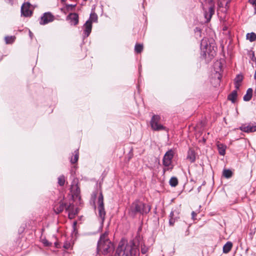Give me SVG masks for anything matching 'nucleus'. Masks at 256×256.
<instances>
[{
	"mask_svg": "<svg viewBox=\"0 0 256 256\" xmlns=\"http://www.w3.org/2000/svg\"><path fill=\"white\" fill-rule=\"evenodd\" d=\"M150 210L151 206L150 205L136 200L131 204L128 210V214L130 216L134 218L138 214H146Z\"/></svg>",
	"mask_w": 256,
	"mask_h": 256,
	"instance_id": "nucleus-1",
	"label": "nucleus"
},
{
	"mask_svg": "<svg viewBox=\"0 0 256 256\" xmlns=\"http://www.w3.org/2000/svg\"><path fill=\"white\" fill-rule=\"evenodd\" d=\"M108 234L104 232L102 234L97 244L98 252H101L104 254H106L114 250L113 244L108 238Z\"/></svg>",
	"mask_w": 256,
	"mask_h": 256,
	"instance_id": "nucleus-2",
	"label": "nucleus"
},
{
	"mask_svg": "<svg viewBox=\"0 0 256 256\" xmlns=\"http://www.w3.org/2000/svg\"><path fill=\"white\" fill-rule=\"evenodd\" d=\"M174 152L172 149L167 151L164 154L162 159V164L164 166L163 174L166 171L172 170L173 168L172 160L174 158Z\"/></svg>",
	"mask_w": 256,
	"mask_h": 256,
	"instance_id": "nucleus-3",
	"label": "nucleus"
},
{
	"mask_svg": "<svg viewBox=\"0 0 256 256\" xmlns=\"http://www.w3.org/2000/svg\"><path fill=\"white\" fill-rule=\"evenodd\" d=\"M97 203L98 218L100 220L101 226H102L105 220L106 212L104 207V196L102 192L100 193Z\"/></svg>",
	"mask_w": 256,
	"mask_h": 256,
	"instance_id": "nucleus-4",
	"label": "nucleus"
},
{
	"mask_svg": "<svg viewBox=\"0 0 256 256\" xmlns=\"http://www.w3.org/2000/svg\"><path fill=\"white\" fill-rule=\"evenodd\" d=\"M161 117L158 114H154L151 118L150 125L152 129L154 131L168 130L160 122Z\"/></svg>",
	"mask_w": 256,
	"mask_h": 256,
	"instance_id": "nucleus-5",
	"label": "nucleus"
},
{
	"mask_svg": "<svg viewBox=\"0 0 256 256\" xmlns=\"http://www.w3.org/2000/svg\"><path fill=\"white\" fill-rule=\"evenodd\" d=\"M125 250H126V256H138L140 254L139 250L134 244H127L126 245Z\"/></svg>",
	"mask_w": 256,
	"mask_h": 256,
	"instance_id": "nucleus-6",
	"label": "nucleus"
},
{
	"mask_svg": "<svg viewBox=\"0 0 256 256\" xmlns=\"http://www.w3.org/2000/svg\"><path fill=\"white\" fill-rule=\"evenodd\" d=\"M54 20V16L50 12H45L40 17V24L44 25Z\"/></svg>",
	"mask_w": 256,
	"mask_h": 256,
	"instance_id": "nucleus-7",
	"label": "nucleus"
},
{
	"mask_svg": "<svg viewBox=\"0 0 256 256\" xmlns=\"http://www.w3.org/2000/svg\"><path fill=\"white\" fill-rule=\"evenodd\" d=\"M67 206L66 204L61 200L54 204L53 210L56 214H58L62 212L64 208L66 210Z\"/></svg>",
	"mask_w": 256,
	"mask_h": 256,
	"instance_id": "nucleus-8",
	"label": "nucleus"
},
{
	"mask_svg": "<svg viewBox=\"0 0 256 256\" xmlns=\"http://www.w3.org/2000/svg\"><path fill=\"white\" fill-rule=\"evenodd\" d=\"M70 192L72 194V196H75L78 198L80 196V188L78 185V180H74L72 182L70 187Z\"/></svg>",
	"mask_w": 256,
	"mask_h": 256,
	"instance_id": "nucleus-9",
	"label": "nucleus"
},
{
	"mask_svg": "<svg viewBox=\"0 0 256 256\" xmlns=\"http://www.w3.org/2000/svg\"><path fill=\"white\" fill-rule=\"evenodd\" d=\"M66 211L68 212V216L70 219H73L75 216L78 214V210L77 208H74V205L72 204H70L66 208Z\"/></svg>",
	"mask_w": 256,
	"mask_h": 256,
	"instance_id": "nucleus-10",
	"label": "nucleus"
},
{
	"mask_svg": "<svg viewBox=\"0 0 256 256\" xmlns=\"http://www.w3.org/2000/svg\"><path fill=\"white\" fill-rule=\"evenodd\" d=\"M208 46V39L204 38L202 39L200 43L201 56L206 59V56L207 47Z\"/></svg>",
	"mask_w": 256,
	"mask_h": 256,
	"instance_id": "nucleus-11",
	"label": "nucleus"
},
{
	"mask_svg": "<svg viewBox=\"0 0 256 256\" xmlns=\"http://www.w3.org/2000/svg\"><path fill=\"white\" fill-rule=\"evenodd\" d=\"M217 47L216 46L214 38L209 39V58L210 56L214 57L216 54Z\"/></svg>",
	"mask_w": 256,
	"mask_h": 256,
	"instance_id": "nucleus-12",
	"label": "nucleus"
},
{
	"mask_svg": "<svg viewBox=\"0 0 256 256\" xmlns=\"http://www.w3.org/2000/svg\"><path fill=\"white\" fill-rule=\"evenodd\" d=\"M66 20L70 21L71 25L76 26L78 23V15L76 13H70L66 17Z\"/></svg>",
	"mask_w": 256,
	"mask_h": 256,
	"instance_id": "nucleus-13",
	"label": "nucleus"
},
{
	"mask_svg": "<svg viewBox=\"0 0 256 256\" xmlns=\"http://www.w3.org/2000/svg\"><path fill=\"white\" fill-rule=\"evenodd\" d=\"M30 4L28 2L24 4L21 7L22 15L25 17L30 16L32 14V11L30 10Z\"/></svg>",
	"mask_w": 256,
	"mask_h": 256,
	"instance_id": "nucleus-14",
	"label": "nucleus"
},
{
	"mask_svg": "<svg viewBox=\"0 0 256 256\" xmlns=\"http://www.w3.org/2000/svg\"><path fill=\"white\" fill-rule=\"evenodd\" d=\"M126 246L123 242H120L118 246L116 248L114 256H126V250H125Z\"/></svg>",
	"mask_w": 256,
	"mask_h": 256,
	"instance_id": "nucleus-15",
	"label": "nucleus"
},
{
	"mask_svg": "<svg viewBox=\"0 0 256 256\" xmlns=\"http://www.w3.org/2000/svg\"><path fill=\"white\" fill-rule=\"evenodd\" d=\"M240 129L246 132H252L256 131V124H243L240 128Z\"/></svg>",
	"mask_w": 256,
	"mask_h": 256,
	"instance_id": "nucleus-16",
	"label": "nucleus"
},
{
	"mask_svg": "<svg viewBox=\"0 0 256 256\" xmlns=\"http://www.w3.org/2000/svg\"><path fill=\"white\" fill-rule=\"evenodd\" d=\"M84 32L83 34L84 38H87L90 34L92 29V24H90V22L86 21V23L84 24L83 26Z\"/></svg>",
	"mask_w": 256,
	"mask_h": 256,
	"instance_id": "nucleus-17",
	"label": "nucleus"
},
{
	"mask_svg": "<svg viewBox=\"0 0 256 256\" xmlns=\"http://www.w3.org/2000/svg\"><path fill=\"white\" fill-rule=\"evenodd\" d=\"M179 218L178 212L176 210H174L171 212L170 214L169 224L170 226H174V224Z\"/></svg>",
	"mask_w": 256,
	"mask_h": 256,
	"instance_id": "nucleus-18",
	"label": "nucleus"
},
{
	"mask_svg": "<svg viewBox=\"0 0 256 256\" xmlns=\"http://www.w3.org/2000/svg\"><path fill=\"white\" fill-rule=\"evenodd\" d=\"M220 8H222V12H226L228 8V4L230 0H218ZM218 10H220V9Z\"/></svg>",
	"mask_w": 256,
	"mask_h": 256,
	"instance_id": "nucleus-19",
	"label": "nucleus"
},
{
	"mask_svg": "<svg viewBox=\"0 0 256 256\" xmlns=\"http://www.w3.org/2000/svg\"><path fill=\"white\" fill-rule=\"evenodd\" d=\"M214 69L216 70V74L217 75V78L216 80V86L217 85L220 84V74L219 73V70H221L222 68H221V64L220 62H216L215 63Z\"/></svg>",
	"mask_w": 256,
	"mask_h": 256,
	"instance_id": "nucleus-20",
	"label": "nucleus"
},
{
	"mask_svg": "<svg viewBox=\"0 0 256 256\" xmlns=\"http://www.w3.org/2000/svg\"><path fill=\"white\" fill-rule=\"evenodd\" d=\"M243 76L242 75H238L234 79V86L236 90H238L242 81Z\"/></svg>",
	"mask_w": 256,
	"mask_h": 256,
	"instance_id": "nucleus-21",
	"label": "nucleus"
},
{
	"mask_svg": "<svg viewBox=\"0 0 256 256\" xmlns=\"http://www.w3.org/2000/svg\"><path fill=\"white\" fill-rule=\"evenodd\" d=\"M217 147L219 154L220 155L224 156L226 153V146L222 144L218 143L217 144Z\"/></svg>",
	"mask_w": 256,
	"mask_h": 256,
	"instance_id": "nucleus-22",
	"label": "nucleus"
},
{
	"mask_svg": "<svg viewBox=\"0 0 256 256\" xmlns=\"http://www.w3.org/2000/svg\"><path fill=\"white\" fill-rule=\"evenodd\" d=\"M252 89L251 88H249L247 90L246 94L244 96V100L246 102L249 101L252 97Z\"/></svg>",
	"mask_w": 256,
	"mask_h": 256,
	"instance_id": "nucleus-23",
	"label": "nucleus"
},
{
	"mask_svg": "<svg viewBox=\"0 0 256 256\" xmlns=\"http://www.w3.org/2000/svg\"><path fill=\"white\" fill-rule=\"evenodd\" d=\"M232 244L230 242H228L223 246V252L225 254L228 253L232 249Z\"/></svg>",
	"mask_w": 256,
	"mask_h": 256,
	"instance_id": "nucleus-24",
	"label": "nucleus"
},
{
	"mask_svg": "<svg viewBox=\"0 0 256 256\" xmlns=\"http://www.w3.org/2000/svg\"><path fill=\"white\" fill-rule=\"evenodd\" d=\"M98 15L95 12H92L90 14V18L87 21L90 22L92 24V22H98Z\"/></svg>",
	"mask_w": 256,
	"mask_h": 256,
	"instance_id": "nucleus-25",
	"label": "nucleus"
},
{
	"mask_svg": "<svg viewBox=\"0 0 256 256\" xmlns=\"http://www.w3.org/2000/svg\"><path fill=\"white\" fill-rule=\"evenodd\" d=\"M236 90H236L232 91V92L228 96V99L233 103L235 102L237 98Z\"/></svg>",
	"mask_w": 256,
	"mask_h": 256,
	"instance_id": "nucleus-26",
	"label": "nucleus"
},
{
	"mask_svg": "<svg viewBox=\"0 0 256 256\" xmlns=\"http://www.w3.org/2000/svg\"><path fill=\"white\" fill-rule=\"evenodd\" d=\"M187 158L190 160L191 162H194L195 160V154L193 150H188Z\"/></svg>",
	"mask_w": 256,
	"mask_h": 256,
	"instance_id": "nucleus-27",
	"label": "nucleus"
},
{
	"mask_svg": "<svg viewBox=\"0 0 256 256\" xmlns=\"http://www.w3.org/2000/svg\"><path fill=\"white\" fill-rule=\"evenodd\" d=\"M215 12L214 6L212 3L209 2V20Z\"/></svg>",
	"mask_w": 256,
	"mask_h": 256,
	"instance_id": "nucleus-28",
	"label": "nucleus"
},
{
	"mask_svg": "<svg viewBox=\"0 0 256 256\" xmlns=\"http://www.w3.org/2000/svg\"><path fill=\"white\" fill-rule=\"evenodd\" d=\"M206 0H200V2L202 3V6L203 10L204 11V17L206 18V20H205L206 23L208 22V18H207L208 14H207V12H206V10L205 8H204V3H205V4H206Z\"/></svg>",
	"mask_w": 256,
	"mask_h": 256,
	"instance_id": "nucleus-29",
	"label": "nucleus"
},
{
	"mask_svg": "<svg viewBox=\"0 0 256 256\" xmlns=\"http://www.w3.org/2000/svg\"><path fill=\"white\" fill-rule=\"evenodd\" d=\"M246 39L251 42L254 41L256 40V34L254 32L247 34Z\"/></svg>",
	"mask_w": 256,
	"mask_h": 256,
	"instance_id": "nucleus-30",
	"label": "nucleus"
},
{
	"mask_svg": "<svg viewBox=\"0 0 256 256\" xmlns=\"http://www.w3.org/2000/svg\"><path fill=\"white\" fill-rule=\"evenodd\" d=\"M16 37L14 36H6L4 38L5 42L6 44H11L15 40Z\"/></svg>",
	"mask_w": 256,
	"mask_h": 256,
	"instance_id": "nucleus-31",
	"label": "nucleus"
},
{
	"mask_svg": "<svg viewBox=\"0 0 256 256\" xmlns=\"http://www.w3.org/2000/svg\"><path fill=\"white\" fill-rule=\"evenodd\" d=\"M170 185L172 187L176 186L178 184V180L176 177H172L169 182Z\"/></svg>",
	"mask_w": 256,
	"mask_h": 256,
	"instance_id": "nucleus-32",
	"label": "nucleus"
},
{
	"mask_svg": "<svg viewBox=\"0 0 256 256\" xmlns=\"http://www.w3.org/2000/svg\"><path fill=\"white\" fill-rule=\"evenodd\" d=\"M78 159V150H76L74 152V158H72L70 159V162L72 164H75L77 162Z\"/></svg>",
	"mask_w": 256,
	"mask_h": 256,
	"instance_id": "nucleus-33",
	"label": "nucleus"
},
{
	"mask_svg": "<svg viewBox=\"0 0 256 256\" xmlns=\"http://www.w3.org/2000/svg\"><path fill=\"white\" fill-rule=\"evenodd\" d=\"M65 181L64 176L62 175L58 178V184L60 186H63L64 184Z\"/></svg>",
	"mask_w": 256,
	"mask_h": 256,
	"instance_id": "nucleus-34",
	"label": "nucleus"
},
{
	"mask_svg": "<svg viewBox=\"0 0 256 256\" xmlns=\"http://www.w3.org/2000/svg\"><path fill=\"white\" fill-rule=\"evenodd\" d=\"M143 50V46L140 44H136L134 46V50L137 53H140Z\"/></svg>",
	"mask_w": 256,
	"mask_h": 256,
	"instance_id": "nucleus-35",
	"label": "nucleus"
},
{
	"mask_svg": "<svg viewBox=\"0 0 256 256\" xmlns=\"http://www.w3.org/2000/svg\"><path fill=\"white\" fill-rule=\"evenodd\" d=\"M223 176L226 178H230L232 176V172L229 170H224L223 171Z\"/></svg>",
	"mask_w": 256,
	"mask_h": 256,
	"instance_id": "nucleus-36",
	"label": "nucleus"
},
{
	"mask_svg": "<svg viewBox=\"0 0 256 256\" xmlns=\"http://www.w3.org/2000/svg\"><path fill=\"white\" fill-rule=\"evenodd\" d=\"M195 36L196 38L201 36V30L198 28H196L194 30Z\"/></svg>",
	"mask_w": 256,
	"mask_h": 256,
	"instance_id": "nucleus-37",
	"label": "nucleus"
},
{
	"mask_svg": "<svg viewBox=\"0 0 256 256\" xmlns=\"http://www.w3.org/2000/svg\"><path fill=\"white\" fill-rule=\"evenodd\" d=\"M148 248L145 245H142L141 246V252L142 254H146L148 250Z\"/></svg>",
	"mask_w": 256,
	"mask_h": 256,
	"instance_id": "nucleus-38",
	"label": "nucleus"
},
{
	"mask_svg": "<svg viewBox=\"0 0 256 256\" xmlns=\"http://www.w3.org/2000/svg\"><path fill=\"white\" fill-rule=\"evenodd\" d=\"M76 6V4H74V5H72V4H67V5H66V8L68 9V10L70 8L72 9L74 8Z\"/></svg>",
	"mask_w": 256,
	"mask_h": 256,
	"instance_id": "nucleus-39",
	"label": "nucleus"
},
{
	"mask_svg": "<svg viewBox=\"0 0 256 256\" xmlns=\"http://www.w3.org/2000/svg\"><path fill=\"white\" fill-rule=\"evenodd\" d=\"M44 244L46 246H50L52 244V243L49 242L47 240H44Z\"/></svg>",
	"mask_w": 256,
	"mask_h": 256,
	"instance_id": "nucleus-40",
	"label": "nucleus"
},
{
	"mask_svg": "<svg viewBox=\"0 0 256 256\" xmlns=\"http://www.w3.org/2000/svg\"><path fill=\"white\" fill-rule=\"evenodd\" d=\"M248 1L252 5L256 6V0H248Z\"/></svg>",
	"mask_w": 256,
	"mask_h": 256,
	"instance_id": "nucleus-41",
	"label": "nucleus"
},
{
	"mask_svg": "<svg viewBox=\"0 0 256 256\" xmlns=\"http://www.w3.org/2000/svg\"><path fill=\"white\" fill-rule=\"evenodd\" d=\"M196 215V214L194 212H192V220H195V216Z\"/></svg>",
	"mask_w": 256,
	"mask_h": 256,
	"instance_id": "nucleus-42",
	"label": "nucleus"
},
{
	"mask_svg": "<svg viewBox=\"0 0 256 256\" xmlns=\"http://www.w3.org/2000/svg\"><path fill=\"white\" fill-rule=\"evenodd\" d=\"M208 33H209V36L210 35V36H213V35H214V32L212 30H211L209 28V32H208Z\"/></svg>",
	"mask_w": 256,
	"mask_h": 256,
	"instance_id": "nucleus-43",
	"label": "nucleus"
},
{
	"mask_svg": "<svg viewBox=\"0 0 256 256\" xmlns=\"http://www.w3.org/2000/svg\"><path fill=\"white\" fill-rule=\"evenodd\" d=\"M6 2L10 4V5H12L14 4V0H6Z\"/></svg>",
	"mask_w": 256,
	"mask_h": 256,
	"instance_id": "nucleus-44",
	"label": "nucleus"
},
{
	"mask_svg": "<svg viewBox=\"0 0 256 256\" xmlns=\"http://www.w3.org/2000/svg\"><path fill=\"white\" fill-rule=\"evenodd\" d=\"M202 141L204 143H205L206 141V138H205L204 137L202 138Z\"/></svg>",
	"mask_w": 256,
	"mask_h": 256,
	"instance_id": "nucleus-45",
	"label": "nucleus"
},
{
	"mask_svg": "<svg viewBox=\"0 0 256 256\" xmlns=\"http://www.w3.org/2000/svg\"><path fill=\"white\" fill-rule=\"evenodd\" d=\"M96 192L93 193L92 197H94V198H96Z\"/></svg>",
	"mask_w": 256,
	"mask_h": 256,
	"instance_id": "nucleus-46",
	"label": "nucleus"
},
{
	"mask_svg": "<svg viewBox=\"0 0 256 256\" xmlns=\"http://www.w3.org/2000/svg\"><path fill=\"white\" fill-rule=\"evenodd\" d=\"M29 34H30V37L32 38V33L30 30L29 31Z\"/></svg>",
	"mask_w": 256,
	"mask_h": 256,
	"instance_id": "nucleus-47",
	"label": "nucleus"
},
{
	"mask_svg": "<svg viewBox=\"0 0 256 256\" xmlns=\"http://www.w3.org/2000/svg\"><path fill=\"white\" fill-rule=\"evenodd\" d=\"M77 222L76 221L74 222V224H73V227L74 228Z\"/></svg>",
	"mask_w": 256,
	"mask_h": 256,
	"instance_id": "nucleus-48",
	"label": "nucleus"
}]
</instances>
